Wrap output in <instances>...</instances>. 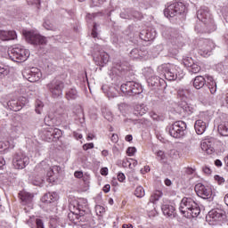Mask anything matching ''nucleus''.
Returning <instances> with one entry per match:
<instances>
[{"instance_id":"19","label":"nucleus","mask_w":228,"mask_h":228,"mask_svg":"<svg viewBox=\"0 0 228 228\" xmlns=\"http://www.w3.org/2000/svg\"><path fill=\"white\" fill-rule=\"evenodd\" d=\"M56 200H58V193L56 192H47L41 199L44 204H53V202H56Z\"/></svg>"},{"instance_id":"3","label":"nucleus","mask_w":228,"mask_h":228,"mask_svg":"<svg viewBox=\"0 0 228 228\" xmlns=\"http://www.w3.org/2000/svg\"><path fill=\"white\" fill-rule=\"evenodd\" d=\"M93 60L95 65L99 67H104L110 61V54L101 49V45H94L93 50Z\"/></svg>"},{"instance_id":"64","label":"nucleus","mask_w":228,"mask_h":228,"mask_svg":"<svg viewBox=\"0 0 228 228\" xmlns=\"http://www.w3.org/2000/svg\"><path fill=\"white\" fill-rule=\"evenodd\" d=\"M100 172L102 175H108V167H102Z\"/></svg>"},{"instance_id":"29","label":"nucleus","mask_w":228,"mask_h":228,"mask_svg":"<svg viewBox=\"0 0 228 228\" xmlns=\"http://www.w3.org/2000/svg\"><path fill=\"white\" fill-rule=\"evenodd\" d=\"M217 130L221 136H228V121L221 123Z\"/></svg>"},{"instance_id":"36","label":"nucleus","mask_w":228,"mask_h":228,"mask_svg":"<svg viewBox=\"0 0 228 228\" xmlns=\"http://www.w3.org/2000/svg\"><path fill=\"white\" fill-rule=\"evenodd\" d=\"M117 95H118V90L113 86L109 87L107 91V97H109V99H113L117 97Z\"/></svg>"},{"instance_id":"17","label":"nucleus","mask_w":228,"mask_h":228,"mask_svg":"<svg viewBox=\"0 0 228 228\" xmlns=\"http://www.w3.org/2000/svg\"><path fill=\"white\" fill-rule=\"evenodd\" d=\"M17 33L13 30H0V40L8 41L15 40Z\"/></svg>"},{"instance_id":"32","label":"nucleus","mask_w":228,"mask_h":228,"mask_svg":"<svg viewBox=\"0 0 228 228\" xmlns=\"http://www.w3.org/2000/svg\"><path fill=\"white\" fill-rule=\"evenodd\" d=\"M208 88L210 91V94H216V82L213 80V77H208Z\"/></svg>"},{"instance_id":"37","label":"nucleus","mask_w":228,"mask_h":228,"mask_svg":"<svg viewBox=\"0 0 228 228\" xmlns=\"http://www.w3.org/2000/svg\"><path fill=\"white\" fill-rule=\"evenodd\" d=\"M7 104L8 106H11V110H12V111H19L20 110H22V107L19 105V102L15 100L8 102Z\"/></svg>"},{"instance_id":"23","label":"nucleus","mask_w":228,"mask_h":228,"mask_svg":"<svg viewBox=\"0 0 228 228\" xmlns=\"http://www.w3.org/2000/svg\"><path fill=\"white\" fill-rule=\"evenodd\" d=\"M206 85V78L202 76H198L193 80V86L197 90H200Z\"/></svg>"},{"instance_id":"44","label":"nucleus","mask_w":228,"mask_h":228,"mask_svg":"<svg viewBox=\"0 0 228 228\" xmlns=\"http://www.w3.org/2000/svg\"><path fill=\"white\" fill-rule=\"evenodd\" d=\"M44 108V103L40 101L36 102V113L40 115L42 113V109Z\"/></svg>"},{"instance_id":"28","label":"nucleus","mask_w":228,"mask_h":228,"mask_svg":"<svg viewBox=\"0 0 228 228\" xmlns=\"http://www.w3.org/2000/svg\"><path fill=\"white\" fill-rule=\"evenodd\" d=\"M147 113V108L143 104H138L135 105L134 115H136L137 117H143Z\"/></svg>"},{"instance_id":"60","label":"nucleus","mask_w":228,"mask_h":228,"mask_svg":"<svg viewBox=\"0 0 228 228\" xmlns=\"http://www.w3.org/2000/svg\"><path fill=\"white\" fill-rule=\"evenodd\" d=\"M110 190H111V186L110 184H106L103 187L104 193H110Z\"/></svg>"},{"instance_id":"16","label":"nucleus","mask_w":228,"mask_h":228,"mask_svg":"<svg viewBox=\"0 0 228 228\" xmlns=\"http://www.w3.org/2000/svg\"><path fill=\"white\" fill-rule=\"evenodd\" d=\"M197 18L201 22H204V20H208V19H211V14L209 13V9L206 6L201 7L197 12Z\"/></svg>"},{"instance_id":"50","label":"nucleus","mask_w":228,"mask_h":228,"mask_svg":"<svg viewBox=\"0 0 228 228\" xmlns=\"http://www.w3.org/2000/svg\"><path fill=\"white\" fill-rule=\"evenodd\" d=\"M134 152H136V148L135 147H129L126 150V154L128 156H134Z\"/></svg>"},{"instance_id":"39","label":"nucleus","mask_w":228,"mask_h":228,"mask_svg":"<svg viewBox=\"0 0 228 228\" xmlns=\"http://www.w3.org/2000/svg\"><path fill=\"white\" fill-rule=\"evenodd\" d=\"M134 195H136L139 199H142V197H145V190H143V187L138 186L135 189Z\"/></svg>"},{"instance_id":"62","label":"nucleus","mask_w":228,"mask_h":228,"mask_svg":"<svg viewBox=\"0 0 228 228\" xmlns=\"http://www.w3.org/2000/svg\"><path fill=\"white\" fill-rule=\"evenodd\" d=\"M133 163L129 162V168H133L134 167H136V165H138V161L132 159Z\"/></svg>"},{"instance_id":"22","label":"nucleus","mask_w":228,"mask_h":228,"mask_svg":"<svg viewBox=\"0 0 228 228\" xmlns=\"http://www.w3.org/2000/svg\"><path fill=\"white\" fill-rule=\"evenodd\" d=\"M205 28H207V29L205 31H207V33H211L212 31H215V29H216V25H215V20H213V18H208V20H204L203 22Z\"/></svg>"},{"instance_id":"35","label":"nucleus","mask_w":228,"mask_h":228,"mask_svg":"<svg viewBox=\"0 0 228 228\" xmlns=\"http://www.w3.org/2000/svg\"><path fill=\"white\" fill-rule=\"evenodd\" d=\"M177 95L180 97V99L184 101V99H187L188 95H190V91L188 89L179 88L177 91Z\"/></svg>"},{"instance_id":"52","label":"nucleus","mask_w":228,"mask_h":228,"mask_svg":"<svg viewBox=\"0 0 228 228\" xmlns=\"http://www.w3.org/2000/svg\"><path fill=\"white\" fill-rule=\"evenodd\" d=\"M44 121L45 126H48L49 127H51V124H53V118H51L50 116H45Z\"/></svg>"},{"instance_id":"8","label":"nucleus","mask_w":228,"mask_h":228,"mask_svg":"<svg viewBox=\"0 0 228 228\" xmlns=\"http://www.w3.org/2000/svg\"><path fill=\"white\" fill-rule=\"evenodd\" d=\"M23 36L25 37L27 42H28V44H32V45H45V44H47V39L45 37L33 31L24 30Z\"/></svg>"},{"instance_id":"9","label":"nucleus","mask_w":228,"mask_h":228,"mask_svg":"<svg viewBox=\"0 0 228 228\" xmlns=\"http://www.w3.org/2000/svg\"><path fill=\"white\" fill-rule=\"evenodd\" d=\"M47 88L52 94L53 99H58L63 95V88H65V84L61 80L53 79L48 85Z\"/></svg>"},{"instance_id":"42","label":"nucleus","mask_w":228,"mask_h":228,"mask_svg":"<svg viewBox=\"0 0 228 228\" xmlns=\"http://www.w3.org/2000/svg\"><path fill=\"white\" fill-rule=\"evenodd\" d=\"M9 72L10 69H8V67L0 63V76H8Z\"/></svg>"},{"instance_id":"21","label":"nucleus","mask_w":228,"mask_h":228,"mask_svg":"<svg viewBox=\"0 0 228 228\" xmlns=\"http://www.w3.org/2000/svg\"><path fill=\"white\" fill-rule=\"evenodd\" d=\"M145 54H147V52L139 48H134L130 52V58L133 60H138L139 58H143Z\"/></svg>"},{"instance_id":"30","label":"nucleus","mask_w":228,"mask_h":228,"mask_svg":"<svg viewBox=\"0 0 228 228\" xmlns=\"http://www.w3.org/2000/svg\"><path fill=\"white\" fill-rule=\"evenodd\" d=\"M201 151H203V152H207L208 154H213V152H215V148L211 146V142H203L201 143Z\"/></svg>"},{"instance_id":"38","label":"nucleus","mask_w":228,"mask_h":228,"mask_svg":"<svg viewBox=\"0 0 228 228\" xmlns=\"http://www.w3.org/2000/svg\"><path fill=\"white\" fill-rule=\"evenodd\" d=\"M189 72L191 74H199L200 72V66H199L197 63H194L189 68Z\"/></svg>"},{"instance_id":"18","label":"nucleus","mask_w":228,"mask_h":228,"mask_svg":"<svg viewBox=\"0 0 228 228\" xmlns=\"http://www.w3.org/2000/svg\"><path fill=\"white\" fill-rule=\"evenodd\" d=\"M194 129L197 134H204L206 129H208V123L204 122L202 119H198L194 124Z\"/></svg>"},{"instance_id":"51","label":"nucleus","mask_w":228,"mask_h":228,"mask_svg":"<svg viewBox=\"0 0 228 228\" xmlns=\"http://www.w3.org/2000/svg\"><path fill=\"white\" fill-rule=\"evenodd\" d=\"M157 156L158 158H159V161H164V159L167 158V156L165 155V151H159L157 152Z\"/></svg>"},{"instance_id":"31","label":"nucleus","mask_w":228,"mask_h":228,"mask_svg":"<svg viewBox=\"0 0 228 228\" xmlns=\"http://www.w3.org/2000/svg\"><path fill=\"white\" fill-rule=\"evenodd\" d=\"M205 45L206 46H202V48L200 49V54H203L204 56L209 54L210 51H213V48L211 47V45H213V43L207 40L205 41Z\"/></svg>"},{"instance_id":"15","label":"nucleus","mask_w":228,"mask_h":228,"mask_svg":"<svg viewBox=\"0 0 228 228\" xmlns=\"http://www.w3.org/2000/svg\"><path fill=\"white\" fill-rule=\"evenodd\" d=\"M126 70H127V62H122L120 61H118L114 62V66L109 74L111 77L115 76V74L118 75V72H126Z\"/></svg>"},{"instance_id":"59","label":"nucleus","mask_w":228,"mask_h":228,"mask_svg":"<svg viewBox=\"0 0 228 228\" xmlns=\"http://www.w3.org/2000/svg\"><path fill=\"white\" fill-rule=\"evenodd\" d=\"M52 172H54V174H58V172H60V170H61V168L58 166H53L52 168H51Z\"/></svg>"},{"instance_id":"57","label":"nucleus","mask_w":228,"mask_h":228,"mask_svg":"<svg viewBox=\"0 0 228 228\" xmlns=\"http://www.w3.org/2000/svg\"><path fill=\"white\" fill-rule=\"evenodd\" d=\"M110 140L113 143H117V142H118V135L117 134H113L110 137Z\"/></svg>"},{"instance_id":"2","label":"nucleus","mask_w":228,"mask_h":228,"mask_svg":"<svg viewBox=\"0 0 228 228\" xmlns=\"http://www.w3.org/2000/svg\"><path fill=\"white\" fill-rule=\"evenodd\" d=\"M120 90L126 97H134V95H140L143 92V87L134 81H127L121 85Z\"/></svg>"},{"instance_id":"56","label":"nucleus","mask_w":228,"mask_h":228,"mask_svg":"<svg viewBox=\"0 0 228 228\" xmlns=\"http://www.w3.org/2000/svg\"><path fill=\"white\" fill-rule=\"evenodd\" d=\"M169 154L171 158H177L179 156V151L176 150H171Z\"/></svg>"},{"instance_id":"45","label":"nucleus","mask_w":228,"mask_h":228,"mask_svg":"<svg viewBox=\"0 0 228 228\" xmlns=\"http://www.w3.org/2000/svg\"><path fill=\"white\" fill-rule=\"evenodd\" d=\"M142 17L143 16L142 15V12L132 10V19H136L137 20H140Z\"/></svg>"},{"instance_id":"7","label":"nucleus","mask_w":228,"mask_h":228,"mask_svg":"<svg viewBox=\"0 0 228 228\" xmlns=\"http://www.w3.org/2000/svg\"><path fill=\"white\" fill-rule=\"evenodd\" d=\"M9 58L17 63L26 61L29 58V51L20 46L14 47L9 51Z\"/></svg>"},{"instance_id":"34","label":"nucleus","mask_w":228,"mask_h":228,"mask_svg":"<svg viewBox=\"0 0 228 228\" xmlns=\"http://www.w3.org/2000/svg\"><path fill=\"white\" fill-rule=\"evenodd\" d=\"M163 197V192L161 191H156L151 197H150V202H152V204H156L159 199Z\"/></svg>"},{"instance_id":"5","label":"nucleus","mask_w":228,"mask_h":228,"mask_svg":"<svg viewBox=\"0 0 228 228\" xmlns=\"http://www.w3.org/2000/svg\"><path fill=\"white\" fill-rule=\"evenodd\" d=\"M186 13V5L183 2H175L167 5L164 10V15L168 19V17H175L176 15H183Z\"/></svg>"},{"instance_id":"4","label":"nucleus","mask_w":228,"mask_h":228,"mask_svg":"<svg viewBox=\"0 0 228 228\" xmlns=\"http://www.w3.org/2000/svg\"><path fill=\"white\" fill-rule=\"evenodd\" d=\"M167 131L173 138H183L186 135V124L184 121H175L167 127Z\"/></svg>"},{"instance_id":"14","label":"nucleus","mask_w":228,"mask_h":228,"mask_svg":"<svg viewBox=\"0 0 228 228\" xmlns=\"http://www.w3.org/2000/svg\"><path fill=\"white\" fill-rule=\"evenodd\" d=\"M23 77H25L28 81L30 83H37L42 77V72H40V69L37 68H32L28 70H26L23 73Z\"/></svg>"},{"instance_id":"1","label":"nucleus","mask_w":228,"mask_h":228,"mask_svg":"<svg viewBox=\"0 0 228 228\" xmlns=\"http://www.w3.org/2000/svg\"><path fill=\"white\" fill-rule=\"evenodd\" d=\"M179 209L186 218H197L200 215V207L191 198H183Z\"/></svg>"},{"instance_id":"20","label":"nucleus","mask_w":228,"mask_h":228,"mask_svg":"<svg viewBox=\"0 0 228 228\" xmlns=\"http://www.w3.org/2000/svg\"><path fill=\"white\" fill-rule=\"evenodd\" d=\"M19 197L23 204H31L33 202V194L27 191H20Z\"/></svg>"},{"instance_id":"40","label":"nucleus","mask_w":228,"mask_h":228,"mask_svg":"<svg viewBox=\"0 0 228 228\" xmlns=\"http://www.w3.org/2000/svg\"><path fill=\"white\" fill-rule=\"evenodd\" d=\"M43 27L45 29H48V31H53L54 29V26L53 25V23H51V20H45Z\"/></svg>"},{"instance_id":"13","label":"nucleus","mask_w":228,"mask_h":228,"mask_svg":"<svg viewBox=\"0 0 228 228\" xmlns=\"http://www.w3.org/2000/svg\"><path fill=\"white\" fill-rule=\"evenodd\" d=\"M225 216V211L220 208H215L208 212L206 216L208 222H222Z\"/></svg>"},{"instance_id":"10","label":"nucleus","mask_w":228,"mask_h":228,"mask_svg":"<svg viewBox=\"0 0 228 228\" xmlns=\"http://www.w3.org/2000/svg\"><path fill=\"white\" fill-rule=\"evenodd\" d=\"M61 130L51 126L45 128L43 132L44 140L48 142H58L61 138Z\"/></svg>"},{"instance_id":"43","label":"nucleus","mask_w":228,"mask_h":228,"mask_svg":"<svg viewBox=\"0 0 228 228\" xmlns=\"http://www.w3.org/2000/svg\"><path fill=\"white\" fill-rule=\"evenodd\" d=\"M195 62L193 61V59L191 57H188L183 60V65L185 67H188L189 69L194 64Z\"/></svg>"},{"instance_id":"55","label":"nucleus","mask_w":228,"mask_h":228,"mask_svg":"<svg viewBox=\"0 0 228 228\" xmlns=\"http://www.w3.org/2000/svg\"><path fill=\"white\" fill-rule=\"evenodd\" d=\"M83 149L84 151H88V149H94V143L93 142L86 143L83 145Z\"/></svg>"},{"instance_id":"54","label":"nucleus","mask_w":228,"mask_h":228,"mask_svg":"<svg viewBox=\"0 0 228 228\" xmlns=\"http://www.w3.org/2000/svg\"><path fill=\"white\" fill-rule=\"evenodd\" d=\"M118 181H119V183H124V181H126V175L119 173L118 175Z\"/></svg>"},{"instance_id":"26","label":"nucleus","mask_w":228,"mask_h":228,"mask_svg":"<svg viewBox=\"0 0 228 228\" xmlns=\"http://www.w3.org/2000/svg\"><path fill=\"white\" fill-rule=\"evenodd\" d=\"M165 80L161 79V77L158 76H153L148 78V84L151 85V86H161V83H164Z\"/></svg>"},{"instance_id":"61","label":"nucleus","mask_w":228,"mask_h":228,"mask_svg":"<svg viewBox=\"0 0 228 228\" xmlns=\"http://www.w3.org/2000/svg\"><path fill=\"white\" fill-rule=\"evenodd\" d=\"M75 177H77V179H81V177H83V172L81 171H77L74 174Z\"/></svg>"},{"instance_id":"33","label":"nucleus","mask_w":228,"mask_h":228,"mask_svg":"<svg viewBox=\"0 0 228 228\" xmlns=\"http://www.w3.org/2000/svg\"><path fill=\"white\" fill-rule=\"evenodd\" d=\"M132 13H133V9H123L119 15L121 19H126L128 20H131Z\"/></svg>"},{"instance_id":"53","label":"nucleus","mask_w":228,"mask_h":228,"mask_svg":"<svg viewBox=\"0 0 228 228\" xmlns=\"http://www.w3.org/2000/svg\"><path fill=\"white\" fill-rule=\"evenodd\" d=\"M146 38L147 40H154L156 38V34L152 35L151 31L146 32Z\"/></svg>"},{"instance_id":"47","label":"nucleus","mask_w":228,"mask_h":228,"mask_svg":"<svg viewBox=\"0 0 228 228\" xmlns=\"http://www.w3.org/2000/svg\"><path fill=\"white\" fill-rule=\"evenodd\" d=\"M99 26V24H97L96 22L94 23V27H93V29H92V37L93 38H97V27Z\"/></svg>"},{"instance_id":"46","label":"nucleus","mask_w":228,"mask_h":228,"mask_svg":"<svg viewBox=\"0 0 228 228\" xmlns=\"http://www.w3.org/2000/svg\"><path fill=\"white\" fill-rule=\"evenodd\" d=\"M32 184H34V186H42V184H44V179L35 177L32 180Z\"/></svg>"},{"instance_id":"49","label":"nucleus","mask_w":228,"mask_h":228,"mask_svg":"<svg viewBox=\"0 0 228 228\" xmlns=\"http://www.w3.org/2000/svg\"><path fill=\"white\" fill-rule=\"evenodd\" d=\"M106 0H92L93 6H101V4H104Z\"/></svg>"},{"instance_id":"6","label":"nucleus","mask_w":228,"mask_h":228,"mask_svg":"<svg viewBox=\"0 0 228 228\" xmlns=\"http://www.w3.org/2000/svg\"><path fill=\"white\" fill-rule=\"evenodd\" d=\"M158 72L167 81H175L177 79V69L170 64H162L158 67Z\"/></svg>"},{"instance_id":"27","label":"nucleus","mask_w":228,"mask_h":228,"mask_svg":"<svg viewBox=\"0 0 228 228\" xmlns=\"http://www.w3.org/2000/svg\"><path fill=\"white\" fill-rule=\"evenodd\" d=\"M162 213L165 215V216H174V212L175 211V208L172 205H163L161 207Z\"/></svg>"},{"instance_id":"48","label":"nucleus","mask_w":228,"mask_h":228,"mask_svg":"<svg viewBox=\"0 0 228 228\" xmlns=\"http://www.w3.org/2000/svg\"><path fill=\"white\" fill-rule=\"evenodd\" d=\"M214 179L218 183V184H224V183H225V179L218 175H216Z\"/></svg>"},{"instance_id":"25","label":"nucleus","mask_w":228,"mask_h":228,"mask_svg":"<svg viewBox=\"0 0 228 228\" xmlns=\"http://www.w3.org/2000/svg\"><path fill=\"white\" fill-rule=\"evenodd\" d=\"M79 97V94L76 88H71L66 92L65 98L67 101H76Z\"/></svg>"},{"instance_id":"24","label":"nucleus","mask_w":228,"mask_h":228,"mask_svg":"<svg viewBox=\"0 0 228 228\" xmlns=\"http://www.w3.org/2000/svg\"><path fill=\"white\" fill-rule=\"evenodd\" d=\"M36 168L37 170H42V172H45V170H49L47 172L48 177H53V174H54V172L51 170L52 167H50L45 161H42L40 164L37 166Z\"/></svg>"},{"instance_id":"12","label":"nucleus","mask_w":228,"mask_h":228,"mask_svg":"<svg viewBox=\"0 0 228 228\" xmlns=\"http://www.w3.org/2000/svg\"><path fill=\"white\" fill-rule=\"evenodd\" d=\"M194 190L198 197L201 199H211V200H213V190L211 187L198 183L195 185Z\"/></svg>"},{"instance_id":"63","label":"nucleus","mask_w":228,"mask_h":228,"mask_svg":"<svg viewBox=\"0 0 228 228\" xmlns=\"http://www.w3.org/2000/svg\"><path fill=\"white\" fill-rule=\"evenodd\" d=\"M186 174H188L189 175H191V174H193L195 172V169L194 168H191V167H187L186 169Z\"/></svg>"},{"instance_id":"41","label":"nucleus","mask_w":228,"mask_h":228,"mask_svg":"<svg viewBox=\"0 0 228 228\" xmlns=\"http://www.w3.org/2000/svg\"><path fill=\"white\" fill-rule=\"evenodd\" d=\"M183 111L188 113V115H191V113H193V111H195V109H193V107H191L188 103H185L183 105Z\"/></svg>"},{"instance_id":"11","label":"nucleus","mask_w":228,"mask_h":228,"mask_svg":"<svg viewBox=\"0 0 228 228\" xmlns=\"http://www.w3.org/2000/svg\"><path fill=\"white\" fill-rule=\"evenodd\" d=\"M12 165L17 170H22L29 165V158L22 152H17L13 156Z\"/></svg>"},{"instance_id":"58","label":"nucleus","mask_w":228,"mask_h":228,"mask_svg":"<svg viewBox=\"0 0 228 228\" xmlns=\"http://www.w3.org/2000/svg\"><path fill=\"white\" fill-rule=\"evenodd\" d=\"M203 172H204V174H207V175H210L212 171H211V168H209V167L205 166L203 167Z\"/></svg>"}]
</instances>
